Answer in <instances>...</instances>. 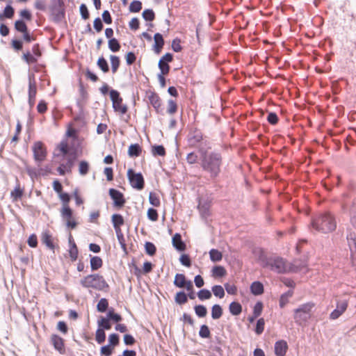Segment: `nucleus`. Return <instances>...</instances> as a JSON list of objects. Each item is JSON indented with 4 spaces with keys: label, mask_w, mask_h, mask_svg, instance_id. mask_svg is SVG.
Listing matches in <instances>:
<instances>
[{
    "label": "nucleus",
    "mask_w": 356,
    "mask_h": 356,
    "mask_svg": "<svg viewBox=\"0 0 356 356\" xmlns=\"http://www.w3.org/2000/svg\"><path fill=\"white\" fill-rule=\"evenodd\" d=\"M209 149L200 147V166L211 179L217 178L221 172L222 156L220 152L213 151L209 152Z\"/></svg>",
    "instance_id": "obj_1"
},
{
    "label": "nucleus",
    "mask_w": 356,
    "mask_h": 356,
    "mask_svg": "<svg viewBox=\"0 0 356 356\" xmlns=\"http://www.w3.org/2000/svg\"><path fill=\"white\" fill-rule=\"evenodd\" d=\"M258 261L262 268H268L276 273L284 274L288 272L286 260L280 257H267L263 251H261Z\"/></svg>",
    "instance_id": "obj_2"
},
{
    "label": "nucleus",
    "mask_w": 356,
    "mask_h": 356,
    "mask_svg": "<svg viewBox=\"0 0 356 356\" xmlns=\"http://www.w3.org/2000/svg\"><path fill=\"white\" fill-rule=\"evenodd\" d=\"M324 234L334 230V216L330 211H324L312 219L309 229Z\"/></svg>",
    "instance_id": "obj_3"
},
{
    "label": "nucleus",
    "mask_w": 356,
    "mask_h": 356,
    "mask_svg": "<svg viewBox=\"0 0 356 356\" xmlns=\"http://www.w3.org/2000/svg\"><path fill=\"white\" fill-rule=\"evenodd\" d=\"M80 284L84 288H92L97 291H107L109 289L104 277L97 273L85 276L80 280Z\"/></svg>",
    "instance_id": "obj_4"
},
{
    "label": "nucleus",
    "mask_w": 356,
    "mask_h": 356,
    "mask_svg": "<svg viewBox=\"0 0 356 356\" xmlns=\"http://www.w3.org/2000/svg\"><path fill=\"white\" fill-rule=\"evenodd\" d=\"M187 143L189 147L193 148L197 147L199 153L200 147L211 148L210 143L204 138L202 133L197 129L189 132Z\"/></svg>",
    "instance_id": "obj_5"
},
{
    "label": "nucleus",
    "mask_w": 356,
    "mask_h": 356,
    "mask_svg": "<svg viewBox=\"0 0 356 356\" xmlns=\"http://www.w3.org/2000/svg\"><path fill=\"white\" fill-rule=\"evenodd\" d=\"M313 306V304L307 303L296 309L294 311L295 322L298 325H302L307 322L310 318V312Z\"/></svg>",
    "instance_id": "obj_6"
},
{
    "label": "nucleus",
    "mask_w": 356,
    "mask_h": 356,
    "mask_svg": "<svg viewBox=\"0 0 356 356\" xmlns=\"http://www.w3.org/2000/svg\"><path fill=\"white\" fill-rule=\"evenodd\" d=\"M127 177L132 188L138 191L144 188L145 180L141 172H136L130 168L127 171Z\"/></svg>",
    "instance_id": "obj_7"
},
{
    "label": "nucleus",
    "mask_w": 356,
    "mask_h": 356,
    "mask_svg": "<svg viewBox=\"0 0 356 356\" xmlns=\"http://www.w3.org/2000/svg\"><path fill=\"white\" fill-rule=\"evenodd\" d=\"M109 93L114 111L120 112L122 115L125 114L128 108L126 105H122V98L120 97V92L116 90L111 89Z\"/></svg>",
    "instance_id": "obj_8"
},
{
    "label": "nucleus",
    "mask_w": 356,
    "mask_h": 356,
    "mask_svg": "<svg viewBox=\"0 0 356 356\" xmlns=\"http://www.w3.org/2000/svg\"><path fill=\"white\" fill-rule=\"evenodd\" d=\"M32 149L33 152V158L36 162L40 163L45 159L47 156V150L42 142H35L33 144Z\"/></svg>",
    "instance_id": "obj_9"
},
{
    "label": "nucleus",
    "mask_w": 356,
    "mask_h": 356,
    "mask_svg": "<svg viewBox=\"0 0 356 356\" xmlns=\"http://www.w3.org/2000/svg\"><path fill=\"white\" fill-rule=\"evenodd\" d=\"M111 198L113 201V207L121 209L124 207L126 200L122 192L115 188H110L108 191Z\"/></svg>",
    "instance_id": "obj_10"
},
{
    "label": "nucleus",
    "mask_w": 356,
    "mask_h": 356,
    "mask_svg": "<svg viewBox=\"0 0 356 356\" xmlns=\"http://www.w3.org/2000/svg\"><path fill=\"white\" fill-rule=\"evenodd\" d=\"M37 92L36 83L34 74L29 75V104L31 107L35 104V96Z\"/></svg>",
    "instance_id": "obj_11"
},
{
    "label": "nucleus",
    "mask_w": 356,
    "mask_h": 356,
    "mask_svg": "<svg viewBox=\"0 0 356 356\" xmlns=\"http://www.w3.org/2000/svg\"><path fill=\"white\" fill-rule=\"evenodd\" d=\"M173 60V55L171 53H166L159 60L158 67L162 74H168L170 72L169 63Z\"/></svg>",
    "instance_id": "obj_12"
},
{
    "label": "nucleus",
    "mask_w": 356,
    "mask_h": 356,
    "mask_svg": "<svg viewBox=\"0 0 356 356\" xmlns=\"http://www.w3.org/2000/svg\"><path fill=\"white\" fill-rule=\"evenodd\" d=\"M50 342L54 346V349L60 354L65 353L64 339L58 334H53L50 338Z\"/></svg>",
    "instance_id": "obj_13"
},
{
    "label": "nucleus",
    "mask_w": 356,
    "mask_h": 356,
    "mask_svg": "<svg viewBox=\"0 0 356 356\" xmlns=\"http://www.w3.org/2000/svg\"><path fill=\"white\" fill-rule=\"evenodd\" d=\"M197 208L203 218L206 219L210 215V202L208 200L204 198H200Z\"/></svg>",
    "instance_id": "obj_14"
},
{
    "label": "nucleus",
    "mask_w": 356,
    "mask_h": 356,
    "mask_svg": "<svg viewBox=\"0 0 356 356\" xmlns=\"http://www.w3.org/2000/svg\"><path fill=\"white\" fill-rule=\"evenodd\" d=\"M52 19L56 23L60 22L65 17V8L63 7H51Z\"/></svg>",
    "instance_id": "obj_15"
},
{
    "label": "nucleus",
    "mask_w": 356,
    "mask_h": 356,
    "mask_svg": "<svg viewBox=\"0 0 356 356\" xmlns=\"http://www.w3.org/2000/svg\"><path fill=\"white\" fill-rule=\"evenodd\" d=\"M172 246L179 252H184L186 245V243L183 241L181 238V236L179 233H176L172 238Z\"/></svg>",
    "instance_id": "obj_16"
},
{
    "label": "nucleus",
    "mask_w": 356,
    "mask_h": 356,
    "mask_svg": "<svg viewBox=\"0 0 356 356\" xmlns=\"http://www.w3.org/2000/svg\"><path fill=\"white\" fill-rule=\"evenodd\" d=\"M288 350V344L284 340H279L275 343V354L277 356H285Z\"/></svg>",
    "instance_id": "obj_17"
},
{
    "label": "nucleus",
    "mask_w": 356,
    "mask_h": 356,
    "mask_svg": "<svg viewBox=\"0 0 356 356\" xmlns=\"http://www.w3.org/2000/svg\"><path fill=\"white\" fill-rule=\"evenodd\" d=\"M348 245L350 252V257L353 260L356 259V238L355 234H350L346 237Z\"/></svg>",
    "instance_id": "obj_18"
},
{
    "label": "nucleus",
    "mask_w": 356,
    "mask_h": 356,
    "mask_svg": "<svg viewBox=\"0 0 356 356\" xmlns=\"http://www.w3.org/2000/svg\"><path fill=\"white\" fill-rule=\"evenodd\" d=\"M154 44L153 45V50L156 54H159L161 53L164 45V40L163 35L159 33H156L154 35Z\"/></svg>",
    "instance_id": "obj_19"
},
{
    "label": "nucleus",
    "mask_w": 356,
    "mask_h": 356,
    "mask_svg": "<svg viewBox=\"0 0 356 356\" xmlns=\"http://www.w3.org/2000/svg\"><path fill=\"white\" fill-rule=\"evenodd\" d=\"M148 99L151 105L156 110V111L157 113H159L161 104V99L159 97V95L154 92H151L150 94L148 95Z\"/></svg>",
    "instance_id": "obj_20"
},
{
    "label": "nucleus",
    "mask_w": 356,
    "mask_h": 356,
    "mask_svg": "<svg viewBox=\"0 0 356 356\" xmlns=\"http://www.w3.org/2000/svg\"><path fill=\"white\" fill-rule=\"evenodd\" d=\"M348 301L346 300H339L336 303L335 319L338 318L347 309Z\"/></svg>",
    "instance_id": "obj_21"
},
{
    "label": "nucleus",
    "mask_w": 356,
    "mask_h": 356,
    "mask_svg": "<svg viewBox=\"0 0 356 356\" xmlns=\"http://www.w3.org/2000/svg\"><path fill=\"white\" fill-rule=\"evenodd\" d=\"M188 281L184 274L177 273L173 284L178 288H184Z\"/></svg>",
    "instance_id": "obj_22"
},
{
    "label": "nucleus",
    "mask_w": 356,
    "mask_h": 356,
    "mask_svg": "<svg viewBox=\"0 0 356 356\" xmlns=\"http://www.w3.org/2000/svg\"><path fill=\"white\" fill-rule=\"evenodd\" d=\"M250 291L254 296H259L264 293V285L259 281L253 282L250 286Z\"/></svg>",
    "instance_id": "obj_23"
},
{
    "label": "nucleus",
    "mask_w": 356,
    "mask_h": 356,
    "mask_svg": "<svg viewBox=\"0 0 356 356\" xmlns=\"http://www.w3.org/2000/svg\"><path fill=\"white\" fill-rule=\"evenodd\" d=\"M90 264L91 270L94 271L99 269L103 265L102 259L98 256L90 255Z\"/></svg>",
    "instance_id": "obj_24"
},
{
    "label": "nucleus",
    "mask_w": 356,
    "mask_h": 356,
    "mask_svg": "<svg viewBox=\"0 0 356 356\" xmlns=\"http://www.w3.org/2000/svg\"><path fill=\"white\" fill-rule=\"evenodd\" d=\"M142 149L138 143L131 144L129 147L128 155L130 157H138L140 155Z\"/></svg>",
    "instance_id": "obj_25"
},
{
    "label": "nucleus",
    "mask_w": 356,
    "mask_h": 356,
    "mask_svg": "<svg viewBox=\"0 0 356 356\" xmlns=\"http://www.w3.org/2000/svg\"><path fill=\"white\" fill-rule=\"evenodd\" d=\"M42 243L47 245L50 250H54L55 246L51 240V236L49 232H44L42 234Z\"/></svg>",
    "instance_id": "obj_26"
},
{
    "label": "nucleus",
    "mask_w": 356,
    "mask_h": 356,
    "mask_svg": "<svg viewBox=\"0 0 356 356\" xmlns=\"http://www.w3.org/2000/svg\"><path fill=\"white\" fill-rule=\"evenodd\" d=\"M229 309L232 315L238 316L242 312V306L239 302L233 301L229 304Z\"/></svg>",
    "instance_id": "obj_27"
},
{
    "label": "nucleus",
    "mask_w": 356,
    "mask_h": 356,
    "mask_svg": "<svg viewBox=\"0 0 356 356\" xmlns=\"http://www.w3.org/2000/svg\"><path fill=\"white\" fill-rule=\"evenodd\" d=\"M293 294V291L292 290H289L286 292L284 293L281 295L279 305L281 308L285 307V305L289 302V299L292 297Z\"/></svg>",
    "instance_id": "obj_28"
},
{
    "label": "nucleus",
    "mask_w": 356,
    "mask_h": 356,
    "mask_svg": "<svg viewBox=\"0 0 356 356\" xmlns=\"http://www.w3.org/2000/svg\"><path fill=\"white\" fill-rule=\"evenodd\" d=\"M188 298L187 294L184 291H181L176 293L175 301L177 304L181 305L187 302Z\"/></svg>",
    "instance_id": "obj_29"
},
{
    "label": "nucleus",
    "mask_w": 356,
    "mask_h": 356,
    "mask_svg": "<svg viewBox=\"0 0 356 356\" xmlns=\"http://www.w3.org/2000/svg\"><path fill=\"white\" fill-rule=\"evenodd\" d=\"M15 14V10L10 5H7L3 10V13H0V20H3L4 18L10 19Z\"/></svg>",
    "instance_id": "obj_30"
},
{
    "label": "nucleus",
    "mask_w": 356,
    "mask_h": 356,
    "mask_svg": "<svg viewBox=\"0 0 356 356\" xmlns=\"http://www.w3.org/2000/svg\"><path fill=\"white\" fill-rule=\"evenodd\" d=\"M76 160V154L75 152L70 154L67 157V162L64 163L65 168L67 169V172H70Z\"/></svg>",
    "instance_id": "obj_31"
},
{
    "label": "nucleus",
    "mask_w": 356,
    "mask_h": 356,
    "mask_svg": "<svg viewBox=\"0 0 356 356\" xmlns=\"http://www.w3.org/2000/svg\"><path fill=\"white\" fill-rule=\"evenodd\" d=\"M111 222L113 227H121L124 224L123 216L119 213H114L112 215Z\"/></svg>",
    "instance_id": "obj_32"
},
{
    "label": "nucleus",
    "mask_w": 356,
    "mask_h": 356,
    "mask_svg": "<svg viewBox=\"0 0 356 356\" xmlns=\"http://www.w3.org/2000/svg\"><path fill=\"white\" fill-rule=\"evenodd\" d=\"M222 315V309L220 305L216 304L211 307V318L214 320L220 318Z\"/></svg>",
    "instance_id": "obj_33"
},
{
    "label": "nucleus",
    "mask_w": 356,
    "mask_h": 356,
    "mask_svg": "<svg viewBox=\"0 0 356 356\" xmlns=\"http://www.w3.org/2000/svg\"><path fill=\"white\" fill-rule=\"evenodd\" d=\"M73 211L72 209L67 206L64 205L61 210V217L63 220H71L72 218Z\"/></svg>",
    "instance_id": "obj_34"
},
{
    "label": "nucleus",
    "mask_w": 356,
    "mask_h": 356,
    "mask_svg": "<svg viewBox=\"0 0 356 356\" xmlns=\"http://www.w3.org/2000/svg\"><path fill=\"white\" fill-rule=\"evenodd\" d=\"M108 46L109 49L112 52H118V51H119L120 49V47H121L119 41L116 38H111L108 40Z\"/></svg>",
    "instance_id": "obj_35"
},
{
    "label": "nucleus",
    "mask_w": 356,
    "mask_h": 356,
    "mask_svg": "<svg viewBox=\"0 0 356 356\" xmlns=\"http://www.w3.org/2000/svg\"><path fill=\"white\" fill-rule=\"evenodd\" d=\"M194 310L195 314L199 318H204L207 314V309L206 307L203 305H197L194 307Z\"/></svg>",
    "instance_id": "obj_36"
},
{
    "label": "nucleus",
    "mask_w": 356,
    "mask_h": 356,
    "mask_svg": "<svg viewBox=\"0 0 356 356\" xmlns=\"http://www.w3.org/2000/svg\"><path fill=\"white\" fill-rule=\"evenodd\" d=\"M15 29L17 31L22 33L28 31L27 25L23 19H18L15 22Z\"/></svg>",
    "instance_id": "obj_37"
},
{
    "label": "nucleus",
    "mask_w": 356,
    "mask_h": 356,
    "mask_svg": "<svg viewBox=\"0 0 356 356\" xmlns=\"http://www.w3.org/2000/svg\"><path fill=\"white\" fill-rule=\"evenodd\" d=\"M212 274L214 277H222L226 275V270L222 266H215L212 268Z\"/></svg>",
    "instance_id": "obj_38"
},
{
    "label": "nucleus",
    "mask_w": 356,
    "mask_h": 356,
    "mask_svg": "<svg viewBox=\"0 0 356 356\" xmlns=\"http://www.w3.org/2000/svg\"><path fill=\"white\" fill-rule=\"evenodd\" d=\"M97 323L98 327L102 329L104 331L108 330L111 328V324L107 318L102 317L101 319L98 321Z\"/></svg>",
    "instance_id": "obj_39"
},
{
    "label": "nucleus",
    "mask_w": 356,
    "mask_h": 356,
    "mask_svg": "<svg viewBox=\"0 0 356 356\" xmlns=\"http://www.w3.org/2000/svg\"><path fill=\"white\" fill-rule=\"evenodd\" d=\"M210 259L213 262L220 261L222 258V254L221 252L216 249H211L209 251Z\"/></svg>",
    "instance_id": "obj_40"
},
{
    "label": "nucleus",
    "mask_w": 356,
    "mask_h": 356,
    "mask_svg": "<svg viewBox=\"0 0 356 356\" xmlns=\"http://www.w3.org/2000/svg\"><path fill=\"white\" fill-rule=\"evenodd\" d=\"M142 17L147 22H152L155 19V13L152 9H145Z\"/></svg>",
    "instance_id": "obj_41"
},
{
    "label": "nucleus",
    "mask_w": 356,
    "mask_h": 356,
    "mask_svg": "<svg viewBox=\"0 0 356 356\" xmlns=\"http://www.w3.org/2000/svg\"><path fill=\"white\" fill-rule=\"evenodd\" d=\"M197 295L198 298L202 301L205 300H209L212 296L211 292L209 290L206 289L200 290L197 292Z\"/></svg>",
    "instance_id": "obj_42"
},
{
    "label": "nucleus",
    "mask_w": 356,
    "mask_h": 356,
    "mask_svg": "<svg viewBox=\"0 0 356 356\" xmlns=\"http://www.w3.org/2000/svg\"><path fill=\"white\" fill-rule=\"evenodd\" d=\"M97 65L102 70L103 72L106 73L109 71L108 62L103 56L99 58Z\"/></svg>",
    "instance_id": "obj_43"
},
{
    "label": "nucleus",
    "mask_w": 356,
    "mask_h": 356,
    "mask_svg": "<svg viewBox=\"0 0 356 356\" xmlns=\"http://www.w3.org/2000/svg\"><path fill=\"white\" fill-rule=\"evenodd\" d=\"M213 295L219 298H222L225 296V290L221 285H214L211 288Z\"/></svg>",
    "instance_id": "obj_44"
},
{
    "label": "nucleus",
    "mask_w": 356,
    "mask_h": 356,
    "mask_svg": "<svg viewBox=\"0 0 356 356\" xmlns=\"http://www.w3.org/2000/svg\"><path fill=\"white\" fill-rule=\"evenodd\" d=\"M152 152L154 156H163L165 155V149L161 145H156L152 146Z\"/></svg>",
    "instance_id": "obj_45"
},
{
    "label": "nucleus",
    "mask_w": 356,
    "mask_h": 356,
    "mask_svg": "<svg viewBox=\"0 0 356 356\" xmlns=\"http://www.w3.org/2000/svg\"><path fill=\"white\" fill-rule=\"evenodd\" d=\"M142 9V2L138 0H134L129 6V10L131 13H138Z\"/></svg>",
    "instance_id": "obj_46"
},
{
    "label": "nucleus",
    "mask_w": 356,
    "mask_h": 356,
    "mask_svg": "<svg viewBox=\"0 0 356 356\" xmlns=\"http://www.w3.org/2000/svg\"><path fill=\"white\" fill-rule=\"evenodd\" d=\"M106 318L109 321H113L115 323H118L122 321V316L120 314L115 313L113 309L108 310Z\"/></svg>",
    "instance_id": "obj_47"
},
{
    "label": "nucleus",
    "mask_w": 356,
    "mask_h": 356,
    "mask_svg": "<svg viewBox=\"0 0 356 356\" xmlns=\"http://www.w3.org/2000/svg\"><path fill=\"white\" fill-rule=\"evenodd\" d=\"M145 252L149 256L154 255L156 252V248L155 245L153 243L149 242V241L145 242Z\"/></svg>",
    "instance_id": "obj_48"
},
{
    "label": "nucleus",
    "mask_w": 356,
    "mask_h": 356,
    "mask_svg": "<svg viewBox=\"0 0 356 356\" xmlns=\"http://www.w3.org/2000/svg\"><path fill=\"white\" fill-rule=\"evenodd\" d=\"M108 307V300L102 298L99 300L97 305V309L99 312H105Z\"/></svg>",
    "instance_id": "obj_49"
},
{
    "label": "nucleus",
    "mask_w": 356,
    "mask_h": 356,
    "mask_svg": "<svg viewBox=\"0 0 356 356\" xmlns=\"http://www.w3.org/2000/svg\"><path fill=\"white\" fill-rule=\"evenodd\" d=\"M95 340L97 343L102 344L106 340V333L105 331L102 330V329H98L96 330L95 332Z\"/></svg>",
    "instance_id": "obj_50"
},
{
    "label": "nucleus",
    "mask_w": 356,
    "mask_h": 356,
    "mask_svg": "<svg viewBox=\"0 0 356 356\" xmlns=\"http://www.w3.org/2000/svg\"><path fill=\"white\" fill-rule=\"evenodd\" d=\"M110 59H111V63L112 72L113 73H115V72H116V71L118 70V69L120 66V58L117 56L111 55Z\"/></svg>",
    "instance_id": "obj_51"
},
{
    "label": "nucleus",
    "mask_w": 356,
    "mask_h": 356,
    "mask_svg": "<svg viewBox=\"0 0 356 356\" xmlns=\"http://www.w3.org/2000/svg\"><path fill=\"white\" fill-rule=\"evenodd\" d=\"M199 336L201 338L207 339L211 336V332L209 327L207 325H202L200 326L199 331Z\"/></svg>",
    "instance_id": "obj_52"
},
{
    "label": "nucleus",
    "mask_w": 356,
    "mask_h": 356,
    "mask_svg": "<svg viewBox=\"0 0 356 356\" xmlns=\"http://www.w3.org/2000/svg\"><path fill=\"white\" fill-rule=\"evenodd\" d=\"M78 248L75 243H73L72 245L69 250V255L72 261H75L78 258Z\"/></svg>",
    "instance_id": "obj_53"
},
{
    "label": "nucleus",
    "mask_w": 356,
    "mask_h": 356,
    "mask_svg": "<svg viewBox=\"0 0 356 356\" xmlns=\"http://www.w3.org/2000/svg\"><path fill=\"white\" fill-rule=\"evenodd\" d=\"M114 347L106 344L105 346H103L100 348V354L104 356H111L113 352Z\"/></svg>",
    "instance_id": "obj_54"
},
{
    "label": "nucleus",
    "mask_w": 356,
    "mask_h": 356,
    "mask_svg": "<svg viewBox=\"0 0 356 356\" xmlns=\"http://www.w3.org/2000/svg\"><path fill=\"white\" fill-rule=\"evenodd\" d=\"M265 321L263 318H259L256 323L254 332L257 334H261L264 330Z\"/></svg>",
    "instance_id": "obj_55"
},
{
    "label": "nucleus",
    "mask_w": 356,
    "mask_h": 356,
    "mask_svg": "<svg viewBox=\"0 0 356 356\" xmlns=\"http://www.w3.org/2000/svg\"><path fill=\"white\" fill-rule=\"evenodd\" d=\"M108 343L109 345L113 346L114 348L118 346L120 343V337L116 333H112L108 336Z\"/></svg>",
    "instance_id": "obj_56"
},
{
    "label": "nucleus",
    "mask_w": 356,
    "mask_h": 356,
    "mask_svg": "<svg viewBox=\"0 0 356 356\" xmlns=\"http://www.w3.org/2000/svg\"><path fill=\"white\" fill-rule=\"evenodd\" d=\"M22 58L28 64L35 63L38 61L37 58L33 56L29 51L24 53Z\"/></svg>",
    "instance_id": "obj_57"
},
{
    "label": "nucleus",
    "mask_w": 356,
    "mask_h": 356,
    "mask_svg": "<svg viewBox=\"0 0 356 356\" xmlns=\"http://www.w3.org/2000/svg\"><path fill=\"white\" fill-rule=\"evenodd\" d=\"M186 289L188 292L187 296L188 298L191 300H193L195 298V293L193 289V283L191 280H188L186 283V285L185 286Z\"/></svg>",
    "instance_id": "obj_58"
},
{
    "label": "nucleus",
    "mask_w": 356,
    "mask_h": 356,
    "mask_svg": "<svg viewBox=\"0 0 356 356\" xmlns=\"http://www.w3.org/2000/svg\"><path fill=\"white\" fill-rule=\"evenodd\" d=\"M89 170V163L86 161H81L79 163V172L81 175H86Z\"/></svg>",
    "instance_id": "obj_59"
},
{
    "label": "nucleus",
    "mask_w": 356,
    "mask_h": 356,
    "mask_svg": "<svg viewBox=\"0 0 356 356\" xmlns=\"http://www.w3.org/2000/svg\"><path fill=\"white\" fill-rule=\"evenodd\" d=\"M149 203L154 207H159L160 205V200L156 193L150 192L149 194Z\"/></svg>",
    "instance_id": "obj_60"
},
{
    "label": "nucleus",
    "mask_w": 356,
    "mask_h": 356,
    "mask_svg": "<svg viewBox=\"0 0 356 356\" xmlns=\"http://www.w3.org/2000/svg\"><path fill=\"white\" fill-rule=\"evenodd\" d=\"M79 11H80L81 16L83 19L86 20L89 18V17H90L89 10L85 3L81 4V6L79 7Z\"/></svg>",
    "instance_id": "obj_61"
},
{
    "label": "nucleus",
    "mask_w": 356,
    "mask_h": 356,
    "mask_svg": "<svg viewBox=\"0 0 356 356\" xmlns=\"http://www.w3.org/2000/svg\"><path fill=\"white\" fill-rule=\"evenodd\" d=\"M179 261L183 266L186 267H190L191 266V260L188 254H181L179 258Z\"/></svg>",
    "instance_id": "obj_62"
},
{
    "label": "nucleus",
    "mask_w": 356,
    "mask_h": 356,
    "mask_svg": "<svg viewBox=\"0 0 356 356\" xmlns=\"http://www.w3.org/2000/svg\"><path fill=\"white\" fill-rule=\"evenodd\" d=\"M181 40L179 38H175L172 42V49L175 52H180L182 50L181 45Z\"/></svg>",
    "instance_id": "obj_63"
},
{
    "label": "nucleus",
    "mask_w": 356,
    "mask_h": 356,
    "mask_svg": "<svg viewBox=\"0 0 356 356\" xmlns=\"http://www.w3.org/2000/svg\"><path fill=\"white\" fill-rule=\"evenodd\" d=\"M351 213L352 216L350 218V222L352 225L356 229V199L353 202Z\"/></svg>",
    "instance_id": "obj_64"
}]
</instances>
